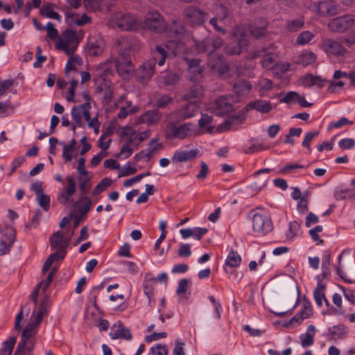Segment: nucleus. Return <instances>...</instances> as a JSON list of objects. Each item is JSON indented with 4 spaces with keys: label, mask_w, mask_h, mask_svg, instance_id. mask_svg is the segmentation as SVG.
Returning a JSON list of instances; mask_svg holds the SVG:
<instances>
[{
    "label": "nucleus",
    "mask_w": 355,
    "mask_h": 355,
    "mask_svg": "<svg viewBox=\"0 0 355 355\" xmlns=\"http://www.w3.org/2000/svg\"><path fill=\"white\" fill-rule=\"evenodd\" d=\"M48 297L45 296L42 302L39 306V309L36 314L33 312L26 327L21 334V339L18 343L17 348L33 352L35 347V336L36 334V329L42 322L44 313L46 312V301Z\"/></svg>",
    "instance_id": "nucleus-1"
},
{
    "label": "nucleus",
    "mask_w": 355,
    "mask_h": 355,
    "mask_svg": "<svg viewBox=\"0 0 355 355\" xmlns=\"http://www.w3.org/2000/svg\"><path fill=\"white\" fill-rule=\"evenodd\" d=\"M116 42L121 48L118 49L119 53L114 62L116 69L120 76L129 75L134 71V65L130 54L133 48V43L125 38H122Z\"/></svg>",
    "instance_id": "nucleus-2"
},
{
    "label": "nucleus",
    "mask_w": 355,
    "mask_h": 355,
    "mask_svg": "<svg viewBox=\"0 0 355 355\" xmlns=\"http://www.w3.org/2000/svg\"><path fill=\"white\" fill-rule=\"evenodd\" d=\"M209 38H205L202 41L195 40V47L198 53H207L209 54V64L213 69H218L220 73H225L229 71L228 64L225 62L223 55L213 53V48L211 47Z\"/></svg>",
    "instance_id": "nucleus-3"
},
{
    "label": "nucleus",
    "mask_w": 355,
    "mask_h": 355,
    "mask_svg": "<svg viewBox=\"0 0 355 355\" xmlns=\"http://www.w3.org/2000/svg\"><path fill=\"white\" fill-rule=\"evenodd\" d=\"M344 42L342 38L332 39L327 38L322 41L321 49L325 52L329 58L344 57L347 49L343 45Z\"/></svg>",
    "instance_id": "nucleus-4"
},
{
    "label": "nucleus",
    "mask_w": 355,
    "mask_h": 355,
    "mask_svg": "<svg viewBox=\"0 0 355 355\" xmlns=\"http://www.w3.org/2000/svg\"><path fill=\"white\" fill-rule=\"evenodd\" d=\"M144 24L146 28L157 33H163L166 30V23L156 10H150L147 13Z\"/></svg>",
    "instance_id": "nucleus-5"
},
{
    "label": "nucleus",
    "mask_w": 355,
    "mask_h": 355,
    "mask_svg": "<svg viewBox=\"0 0 355 355\" xmlns=\"http://www.w3.org/2000/svg\"><path fill=\"white\" fill-rule=\"evenodd\" d=\"M193 126L192 123H185L179 125L172 124L166 130V137L171 139H184L193 135Z\"/></svg>",
    "instance_id": "nucleus-6"
},
{
    "label": "nucleus",
    "mask_w": 355,
    "mask_h": 355,
    "mask_svg": "<svg viewBox=\"0 0 355 355\" xmlns=\"http://www.w3.org/2000/svg\"><path fill=\"white\" fill-rule=\"evenodd\" d=\"M253 230L261 234H266L273 228L271 219L266 215L255 213L252 216Z\"/></svg>",
    "instance_id": "nucleus-7"
},
{
    "label": "nucleus",
    "mask_w": 355,
    "mask_h": 355,
    "mask_svg": "<svg viewBox=\"0 0 355 355\" xmlns=\"http://www.w3.org/2000/svg\"><path fill=\"white\" fill-rule=\"evenodd\" d=\"M355 23L354 18L349 15H345L330 20L328 28L332 32L343 33L352 27Z\"/></svg>",
    "instance_id": "nucleus-8"
},
{
    "label": "nucleus",
    "mask_w": 355,
    "mask_h": 355,
    "mask_svg": "<svg viewBox=\"0 0 355 355\" xmlns=\"http://www.w3.org/2000/svg\"><path fill=\"white\" fill-rule=\"evenodd\" d=\"M157 59V57L152 58L139 67L137 72V78L139 83H146L154 76Z\"/></svg>",
    "instance_id": "nucleus-9"
},
{
    "label": "nucleus",
    "mask_w": 355,
    "mask_h": 355,
    "mask_svg": "<svg viewBox=\"0 0 355 355\" xmlns=\"http://www.w3.org/2000/svg\"><path fill=\"white\" fill-rule=\"evenodd\" d=\"M164 33L168 38L178 42L184 37L186 28L181 21L173 19L168 24H166V30Z\"/></svg>",
    "instance_id": "nucleus-10"
},
{
    "label": "nucleus",
    "mask_w": 355,
    "mask_h": 355,
    "mask_svg": "<svg viewBox=\"0 0 355 355\" xmlns=\"http://www.w3.org/2000/svg\"><path fill=\"white\" fill-rule=\"evenodd\" d=\"M71 237L64 239V234L62 231L54 232L49 239L51 248L53 250L58 249L62 251L61 260L64 259L67 254V248L70 242Z\"/></svg>",
    "instance_id": "nucleus-11"
},
{
    "label": "nucleus",
    "mask_w": 355,
    "mask_h": 355,
    "mask_svg": "<svg viewBox=\"0 0 355 355\" xmlns=\"http://www.w3.org/2000/svg\"><path fill=\"white\" fill-rule=\"evenodd\" d=\"M212 112L218 116L227 114L233 110L230 101V96H220L218 97L211 107Z\"/></svg>",
    "instance_id": "nucleus-12"
},
{
    "label": "nucleus",
    "mask_w": 355,
    "mask_h": 355,
    "mask_svg": "<svg viewBox=\"0 0 355 355\" xmlns=\"http://www.w3.org/2000/svg\"><path fill=\"white\" fill-rule=\"evenodd\" d=\"M183 13L188 21L193 25H201L207 19L206 13L193 6H187Z\"/></svg>",
    "instance_id": "nucleus-13"
},
{
    "label": "nucleus",
    "mask_w": 355,
    "mask_h": 355,
    "mask_svg": "<svg viewBox=\"0 0 355 355\" xmlns=\"http://www.w3.org/2000/svg\"><path fill=\"white\" fill-rule=\"evenodd\" d=\"M67 186L64 187L58 195V200L62 205H66L70 201L71 197L76 190V181L73 176L66 178Z\"/></svg>",
    "instance_id": "nucleus-14"
},
{
    "label": "nucleus",
    "mask_w": 355,
    "mask_h": 355,
    "mask_svg": "<svg viewBox=\"0 0 355 355\" xmlns=\"http://www.w3.org/2000/svg\"><path fill=\"white\" fill-rule=\"evenodd\" d=\"M104 40L100 35H94L89 38L87 51L90 55L97 56L103 53Z\"/></svg>",
    "instance_id": "nucleus-15"
},
{
    "label": "nucleus",
    "mask_w": 355,
    "mask_h": 355,
    "mask_svg": "<svg viewBox=\"0 0 355 355\" xmlns=\"http://www.w3.org/2000/svg\"><path fill=\"white\" fill-rule=\"evenodd\" d=\"M110 336L112 339L121 338L129 340L132 338L130 329L125 327L121 321L116 322L112 326Z\"/></svg>",
    "instance_id": "nucleus-16"
},
{
    "label": "nucleus",
    "mask_w": 355,
    "mask_h": 355,
    "mask_svg": "<svg viewBox=\"0 0 355 355\" xmlns=\"http://www.w3.org/2000/svg\"><path fill=\"white\" fill-rule=\"evenodd\" d=\"M15 240V230L13 228H8L0 240V255L6 254L10 251Z\"/></svg>",
    "instance_id": "nucleus-17"
},
{
    "label": "nucleus",
    "mask_w": 355,
    "mask_h": 355,
    "mask_svg": "<svg viewBox=\"0 0 355 355\" xmlns=\"http://www.w3.org/2000/svg\"><path fill=\"white\" fill-rule=\"evenodd\" d=\"M272 108V104L270 101H266L261 99H257L254 101L248 103L244 107L246 112L252 110H255L260 113L267 114L269 113Z\"/></svg>",
    "instance_id": "nucleus-18"
},
{
    "label": "nucleus",
    "mask_w": 355,
    "mask_h": 355,
    "mask_svg": "<svg viewBox=\"0 0 355 355\" xmlns=\"http://www.w3.org/2000/svg\"><path fill=\"white\" fill-rule=\"evenodd\" d=\"M185 61L188 65L189 73H193L189 77V80L191 81L198 80L202 72V69L200 67V60L198 58H186Z\"/></svg>",
    "instance_id": "nucleus-19"
},
{
    "label": "nucleus",
    "mask_w": 355,
    "mask_h": 355,
    "mask_svg": "<svg viewBox=\"0 0 355 355\" xmlns=\"http://www.w3.org/2000/svg\"><path fill=\"white\" fill-rule=\"evenodd\" d=\"M137 24V20L134 15L127 13L121 15L116 20V25L123 31H130Z\"/></svg>",
    "instance_id": "nucleus-20"
},
{
    "label": "nucleus",
    "mask_w": 355,
    "mask_h": 355,
    "mask_svg": "<svg viewBox=\"0 0 355 355\" xmlns=\"http://www.w3.org/2000/svg\"><path fill=\"white\" fill-rule=\"evenodd\" d=\"M156 285V280L151 272L145 275L142 286L145 295L149 301L154 296V287Z\"/></svg>",
    "instance_id": "nucleus-21"
},
{
    "label": "nucleus",
    "mask_w": 355,
    "mask_h": 355,
    "mask_svg": "<svg viewBox=\"0 0 355 355\" xmlns=\"http://www.w3.org/2000/svg\"><path fill=\"white\" fill-rule=\"evenodd\" d=\"M161 116L158 110H148L139 117V123H146L148 125H155L159 121Z\"/></svg>",
    "instance_id": "nucleus-22"
},
{
    "label": "nucleus",
    "mask_w": 355,
    "mask_h": 355,
    "mask_svg": "<svg viewBox=\"0 0 355 355\" xmlns=\"http://www.w3.org/2000/svg\"><path fill=\"white\" fill-rule=\"evenodd\" d=\"M198 111V105L196 103H189L183 105L179 110L178 114L182 120L193 117Z\"/></svg>",
    "instance_id": "nucleus-23"
},
{
    "label": "nucleus",
    "mask_w": 355,
    "mask_h": 355,
    "mask_svg": "<svg viewBox=\"0 0 355 355\" xmlns=\"http://www.w3.org/2000/svg\"><path fill=\"white\" fill-rule=\"evenodd\" d=\"M197 154V150L193 149L187 151L177 150L174 153L172 160L177 162H185L195 159Z\"/></svg>",
    "instance_id": "nucleus-24"
},
{
    "label": "nucleus",
    "mask_w": 355,
    "mask_h": 355,
    "mask_svg": "<svg viewBox=\"0 0 355 355\" xmlns=\"http://www.w3.org/2000/svg\"><path fill=\"white\" fill-rule=\"evenodd\" d=\"M315 332L316 329L315 326L311 324L307 327L305 334H302L300 336L301 345L303 347H307L313 344Z\"/></svg>",
    "instance_id": "nucleus-25"
},
{
    "label": "nucleus",
    "mask_w": 355,
    "mask_h": 355,
    "mask_svg": "<svg viewBox=\"0 0 355 355\" xmlns=\"http://www.w3.org/2000/svg\"><path fill=\"white\" fill-rule=\"evenodd\" d=\"M85 107H89V103H84L78 106H73L71 110V116L76 125L79 127H83L85 125L82 121V116Z\"/></svg>",
    "instance_id": "nucleus-26"
},
{
    "label": "nucleus",
    "mask_w": 355,
    "mask_h": 355,
    "mask_svg": "<svg viewBox=\"0 0 355 355\" xmlns=\"http://www.w3.org/2000/svg\"><path fill=\"white\" fill-rule=\"evenodd\" d=\"M317 56L312 51H304L296 58L295 63L297 64L306 67L314 63Z\"/></svg>",
    "instance_id": "nucleus-27"
},
{
    "label": "nucleus",
    "mask_w": 355,
    "mask_h": 355,
    "mask_svg": "<svg viewBox=\"0 0 355 355\" xmlns=\"http://www.w3.org/2000/svg\"><path fill=\"white\" fill-rule=\"evenodd\" d=\"M337 8L328 1H320L318 5V12L320 15H335L337 13Z\"/></svg>",
    "instance_id": "nucleus-28"
},
{
    "label": "nucleus",
    "mask_w": 355,
    "mask_h": 355,
    "mask_svg": "<svg viewBox=\"0 0 355 355\" xmlns=\"http://www.w3.org/2000/svg\"><path fill=\"white\" fill-rule=\"evenodd\" d=\"M267 52L266 49H262L261 51H259V53H266L263 55V60L261 61V64L263 68L270 70L273 69L275 66L277 65V62H275V54L272 53L271 52Z\"/></svg>",
    "instance_id": "nucleus-29"
},
{
    "label": "nucleus",
    "mask_w": 355,
    "mask_h": 355,
    "mask_svg": "<svg viewBox=\"0 0 355 355\" xmlns=\"http://www.w3.org/2000/svg\"><path fill=\"white\" fill-rule=\"evenodd\" d=\"M162 148V144H156L153 148H148L141 150L134 156V159L139 162L144 158L146 157L147 161H149L153 155Z\"/></svg>",
    "instance_id": "nucleus-30"
},
{
    "label": "nucleus",
    "mask_w": 355,
    "mask_h": 355,
    "mask_svg": "<svg viewBox=\"0 0 355 355\" xmlns=\"http://www.w3.org/2000/svg\"><path fill=\"white\" fill-rule=\"evenodd\" d=\"M252 88L251 83L246 80H239L234 84L233 91L238 95H245L250 92Z\"/></svg>",
    "instance_id": "nucleus-31"
},
{
    "label": "nucleus",
    "mask_w": 355,
    "mask_h": 355,
    "mask_svg": "<svg viewBox=\"0 0 355 355\" xmlns=\"http://www.w3.org/2000/svg\"><path fill=\"white\" fill-rule=\"evenodd\" d=\"M213 121V117L207 114H202L198 121L199 128L207 133H211L214 130V126L210 125Z\"/></svg>",
    "instance_id": "nucleus-32"
},
{
    "label": "nucleus",
    "mask_w": 355,
    "mask_h": 355,
    "mask_svg": "<svg viewBox=\"0 0 355 355\" xmlns=\"http://www.w3.org/2000/svg\"><path fill=\"white\" fill-rule=\"evenodd\" d=\"M248 44V41L247 39L243 38L240 39L236 44L234 45H229L226 51L227 53L229 55H239L243 51V48L247 46Z\"/></svg>",
    "instance_id": "nucleus-33"
},
{
    "label": "nucleus",
    "mask_w": 355,
    "mask_h": 355,
    "mask_svg": "<svg viewBox=\"0 0 355 355\" xmlns=\"http://www.w3.org/2000/svg\"><path fill=\"white\" fill-rule=\"evenodd\" d=\"M272 171V169L270 168H263V169H260L257 171H256L254 173V176L256 179H257L255 182H254V184L255 186L259 188V189H261L262 187H265L266 185V183L269 179V177L268 175H266L263 178H261L260 180L259 179V175H262V174H266L268 175V173H270V172Z\"/></svg>",
    "instance_id": "nucleus-34"
},
{
    "label": "nucleus",
    "mask_w": 355,
    "mask_h": 355,
    "mask_svg": "<svg viewBox=\"0 0 355 355\" xmlns=\"http://www.w3.org/2000/svg\"><path fill=\"white\" fill-rule=\"evenodd\" d=\"M329 334L331 338H342L347 334V327L344 324H340L329 328Z\"/></svg>",
    "instance_id": "nucleus-35"
},
{
    "label": "nucleus",
    "mask_w": 355,
    "mask_h": 355,
    "mask_svg": "<svg viewBox=\"0 0 355 355\" xmlns=\"http://www.w3.org/2000/svg\"><path fill=\"white\" fill-rule=\"evenodd\" d=\"M245 120V116L239 114H234L226 119L223 124H221V129L224 131L230 130L232 125L235 122L242 123Z\"/></svg>",
    "instance_id": "nucleus-36"
},
{
    "label": "nucleus",
    "mask_w": 355,
    "mask_h": 355,
    "mask_svg": "<svg viewBox=\"0 0 355 355\" xmlns=\"http://www.w3.org/2000/svg\"><path fill=\"white\" fill-rule=\"evenodd\" d=\"M241 263V257L236 251L232 250L230 252L226 261L225 265L230 268L239 267Z\"/></svg>",
    "instance_id": "nucleus-37"
},
{
    "label": "nucleus",
    "mask_w": 355,
    "mask_h": 355,
    "mask_svg": "<svg viewBox=\"0 0 355 355\" xmlns=\"http://www.w3.org/2000/svg\"><path fill=\"white\" fill-rule=\"evenodd\" d=\"M16 341V336H12L8 340L4 341L3 347L0 349V355H12Z\"/></svg>",
    "instance_id": "nucleus-38"
},
{
    "label": "nucleus",
    "mask_w": 355,
    "mask_h": 355,
    "mask_svg": "<svg viewBox=\"0 0 355 355\" xmlns=\"http://www.w3.org/2000/svg\"><path fill=\"white\" fill-rule=\"evenodd\" d=\"M157 57V63L159 66H162L165 63L167 57V52L166 49L162 46L157 45L153 52V57Z\"/></svg>",
    "instance_id": "nucleus-39"
},
{
    "label": "nucleus",
    "mask_w": 355,
    "mask_h": 355,
    "mask_svg": "<svg viewBox=\"0 0 355 355\" xmlns=\"http://www.w3.org/2000/svg\"><path fill=\"white\" fill-rule=\"evenodd\" d=\"M203 94V89L201 85H194L192 86L187 94L185 95L186 98L189 101L199 98Z\"/></svg>",
    "instance_id": "nucleus-40"
},
{
    "label": "nucleus",
    "mask_w": 355,
    "mask_h": 355,
    "mask_svg": "<svg viewBox=\"0 0 355 355\" xmlns=\"http://www.w3.org/2000/svg\"><path fill=\"white\" fill-rule=\"evenodd\" d=\"M325 288V286L323 285L320 282H318L317 288L313 291V297L317 305L319 307L322 306V299L325 298L323 291Z\"/></svg>",
    "instance_id": "nucleus-41"
},
{
    "label": "nucleus",
    "mask_w": 355,
    "mask_h": 355,
    "mask_svg": "<svg viewBox=\"0 0 355 355\" xmlns=\"http://www.w3.org/2000/svg\"><path fill=\"white\" fill-rule=\"evenodd\" d=\"M63 38L69 44H72L71 46H76L79 42L78 37L76 31L72 29H67L63 33Z\"/></svg>",
    "instance_id": "nucleus-42"
},
{
    "label": "nucleus",
    "mask_w": 355,
    "mask_h": 355,
    "mask_svg": "<svg viewBox=\"0 0 355 355\" xmlns=\"http://www.w3.org/2000/svg\"><path fill=\"white\" fill-rule=\"evenodd\" d=\"M300 229L301 225L297 221L293 220L290 222L289 227L286 234V238L288 239H292L295 236H298L300 234Z\"/></svg>",
    "instance_id": "nucleus-43"
},
{
    "label": "nucleus",
    "mask_w": 355,
    "mask_h": 355,
    "mask_svg": "<svg viewBox=\"0 0 355 355\" xmlns=\"http://www.w3.org/2000/svg\"><path fill=\"white\" fill-rule=\"evenodd\" d=\"M69 45L70 44L63 38L58 40L55 46L57 49L64 51L67 55H71L76 49V46L69 47Z\"/></svg>",
    "instance_id": "nucleus-44"
},
{
    "label": "nucleus",
    "mask_w": 355,
    "mask_h": 355,
    "mask_svg": "<svg viewBox=\"0 0 355 355\" xmlns=\"http://www.w3.org/2000/svg\"><path fill=\"white\" fill-rule=\"evenodd\" d=\"M304 24V21L302 18L296 19L294 20L288 21L286 23V28L291 32H296L300 30Z\"/></svg>",
    "instance_id": "nucleus-45"
},
{
    "label": "nucleus",
    "mask_w": 355,
    "mask_h": 355,
    "mask_svg": "<svg viewBox=\"0 0 355 355\" xmlns=\"http://www.w3.org/2000/svg\"><path fill=\"white\" fill-rule=\"evenodd\" d=\"M112 184V180L108 178H103L94 188L93 196H98L103 192L108 187Z\"/></svg>",
    "instance_id": "nucleus-46"
},
{
    "label": "nucleus",
    "mask_w": 355,
    "mask_h": 355,
    "mask_svg": "<svg viewBox=\"0 0 355 355\" xmlns=\"http://www.w3.org/2000/svg\"><path fill=\"white\" fill-rule=\"evenodd\" d=\"M314 34L308 31H302L297 37L296 44L298 45L307 44L313 38Z\"/></svg>",
    "instance_id": "nucleus-47"
},
{
    "label": "nucleus",
    "mask_w": 355,
    "mask_h": 355,
    "mask_svg": "<svg viewBox=\"0 0 355 355\" xmlns=\"http://www.w3.org/2000/svg\"><path fill=\"white\" fill-rule=\"evenodd\" d=\"M40 13L41 15H44L48 18L56 19L58 21H60L62 19L61 16L58 12L54 11L49 6H43L40 10Z\"/></svg>",
    "instance_id": "nucleus-48"
},
{
    "label": "nucleus",
    "mask_w": 355,
    "mask_h": 355,
    "mask_svg": "<svg viewBox=\"0 0 355 355\" xmlns=\"http://www.w3.org/2000/svg\"><path fill=\"white\" fill-rule=\"evenodd\" d=\"M332 301L335 305L338 307L337 309H334V313L343 315L345 313V311L342 307V297L341 295L338 293H335L333 295Z\"/></svg>",
    "instance_id": "nucleus-49"
},
{
    "label": "nucleus",
    "mask_w": 355,
    "mask_h": 355,
    "mask_svg": "<svg viewBox=\"0 0 355 355\" xmlns=\"http://www.w3.org/2000/svg\"><path fill=\"white\" fill-rule=\"evenodd\" d=\"M299 313L305 318H310L313 314V309L311 302L305 297L303 300L302 307Z\"/></svg>",
    "instance_id": "nucleus-50"
},
{
    "label": "nucleus",
    "mask_w": 355,
    "mask_h": 355,
    "mask_svg": "<svg viewBox=\"0 0 355 355\" xmlns=\"http://www.w3.org/2000/svg\"><path fill=\"white\" fill-rule=\"evenodd\" d=\"M37 199L39 205L43 208L44 210L48 211L50 208V196L43 193L37 195Z\"/></svg>",
    "instance_id": "nucleus-51"
},
{
    "label": "nucleus",
    "mask_w": 355,
    "mask_h": 355,
    "mask_svg": "<svg viewBox=\"0 0 355 355\" xmlns=\"http://www.w3.org/2000/svg\"><path fill=\"white\" fill-rule=\"evenodd\" d=\"M163 80L166 85H173L178 83L180 80L179 76L175 73H167L163 76Z\"/></svg>",
    "instance_id": "nucleus-52"
},
{
    "label": "nucleus",
    "mask_w": 355,
    "mask_h": 355,
    "mask_svg": "<svg viewBox=\"0 0 355 355\" xmlns=\"http://www.w3.org/2000/svg\"><path fill=\"white\" fill-rule=\"evenodd\" d=\"M319 135V131L318 130H313L307 132L304 138V140L302 141V146L308 149L310 148V143L311 141L318 137Z\"/></svg>",
    "instance_id": "nucleus-53"
},
{
    "label": "nucleus",
    "mask_w": 355,
    "mask_h": 355,
    "mask_svg": "<svg viewBox=\"0 0 355 355\" xmlns=\"http://www.w3.org/2000/svg\"><path fill=\"white\" fill-rule=\"evenodd\" d=\"M190 281L188 279H182L179 283L176 290V293L178 295H184L189 288Z\"/></svg>",
    "instance_id": "nucleus-54"
},
{
    "label": "nucleus",
    "mask_w": 355,
    "mask_h": 355,
    "mask_svg": "<svg viewBox=\"0 0 355 355\" xmlns=\"http://www.w3.org/2000/svg\"><path fill=\"white\" fill-rule=\"evenodd\" d=\"M150 352L153 355H167L168 349L165 345L157 344L150 348Z\"/></svg>",
    "instance_id": "nucleus-55"
},
{
    "label": "nucleus",
    "mask_w": 355,
    "mask_h": 355,
    "mask_svg": "<svg viewBox=\"0 0 355 355\" xmlns=\"http://www.w3.org/2000/svg\"><path fill=\"white\" fill-rule=\"evenodd\" d=\"M338 146L342 149H352L355 146V140L351 138L342 139L339 141Z\"/></svg>",
    "instance_id": "nucleus-56"
},
{
    "label": "nucleus",
    "mask_w": 355,
    "mask_h": 355,
    "mask_svg": "<svg viewBox=\"0 0 355 355\" xmlns=\"http://www.w3.org/2000/svg\"><path fill=\"white\" fill-rule=\"evenodd\" d=\"M90 178H83L81 175L78 178L79 189L83 193H87V190L90 188Z\"/></svg>",
    "instance_id": "nucleus-57"
},
{
    "label": "nucleus",
    "mask_w": 355,
    "mask_h": 355,
    "mask_svg": "<svg viewBox=\"0 0 355 355\" xmlns=\"http://www.w3.org/2000/svg\"><path fill=\"white\" fill-rule=\"evenodd\" d=\"M149 175H150V173L148 171L146 173H141V174L135 175V177H132L130 179L126 180L123 183V186L125 187H128L131 186L132 184H133L134 183L139 182L145 176H149Z\"/></svg>",
    "instance_id": "nucleus-58"
},
{
    "label": "nucleus",
    "mask_w": 355,
    "mask_h": 355,
    "mask_svg": "<svg viewBox=\"0 0 355 355\" xmlns=\"http://www.w3.org/2000/svg\"><path fill=\"white\" fill-rule=\"evenodd\" d=\"M297 97H299V94L296 92H287L284 97L279 100L280 103H291L292 101H296Z\"/></svg>",
    "instance_id": "nucleus-59"
},
{
    "label": "nucleus",
    "mask_w": 355,
    "mask_h": 355,
    "mask_svg": "<svg viewBox=\"0 0 355 355\" xmlns=\"http://www.w3.org/2000/svg\"><path fill=\"white\" fill-rule=\"evenodd\" d=\"M47 36L52 40L56 39L58 36V31L54 27L52 22H48L46 26Z\"/></svg>",
    "instance_id": "nucleus-60"
},
{
    "label": "nucleus",
    "mask_w": 355,
    "mask_h": 355,
    "mask_svg": "<svg viewBox=\"0 0 355 355\" xmlns=\"http://www.w3.org/2000/svg\"><path fill=\"white\" fill-rule=\"evenodd\" d=\"M15 83V79H8L0 83V96L8 90Z\"/></svg>",
    "instance_id": "nucleus-61"
},
{
    "label": "nucleus",
    "mask_w": 355,
    "mask_h": 355,
    "mask_svg": "<svg viewBox=\"0 0 355 355\" xmlns=\"http://www.w3.org/2000/svg\"><path fill=\"white\" fill-rule=\"evenodd\" d=\"M297 210L301 214H305L309 210L308 207V198L305 196H302L297 204Z\"/></svg>",
    "instance_id": "nucleus-62"
},
{
    "label": "nucleus",
    "mask_w": 355,
    "mask_h": 355,
    "mask_svg": "<svg viewBox=\"0 0 355 355\" xmlns=\"http://www.w3.org/2000/svg\"><path fill=\"white\" fill-rule=\"evenodd\" d=\"M96 75L100 78H102L103 76H106L107 74L111 72V69L108 67L106 63H101L98 64L96 68Z\"/></svg>",
    "instance_id": "nucleus-63"
},
{
    "label": "nucleus",
    "mask_w": 355,
    "mask_h": 355,
    "mask_svg": "<svg viewBox=\"0 0 355 355\" xmlns=\"http://www.w3.org/2000/svg\"><path fill=\"white\" fill-rule=\"evenodd\" d=\"M343 291L344 294V297L346 300H347L351 304L355 305V291L343 287Z\"/></svg>",
    "instance_id": "nucleus-64"
}]
</instances>
